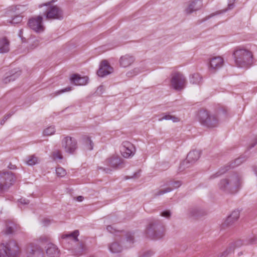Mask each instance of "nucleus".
<instances>
[{"instance_id": "680f3d73", "label": "nucleus", "mask_w": 257, "mask_h": 257, "mask_svg": "<svg viewBox=\"0 0 257 257\" xmlns=\"http://www.w3.org/2000/svg\"><path fill=\"white\" fill-rule=\"evenodd\" d=\"M242 254H243L242 252H241H241H239L238 253V255H239V256H240V255H242Z\"/></svg>"}, {"instance_id": "58836bf2", "label": "nucleus", "mask_w": 257, "mask_h": 257, "mask_svg": "<svg viewBox=\"0 0 257 257\" xmlns=\"http://www.w3.org/2000/svg\"><path fill=\"white\" fill-rule=\"evenodd\" d=\"M85 145L87 150H92L93 149V144L89 137L86 138Z\"/></svg>"}, {"instance_id": "ea45409f", "label": "nucleus", "mask_w": 257, "mask_h": 257, "mask_svg": "<svg viewBox=\"0 0 257 257\" xmlns=\"http://www.w3.org/2000/svg\"><path fill=\"white\" fill-rule=\"evenodd\" d=\"M245 243H243V241L239 239L235 241L234 242L231 243L229 244V245H232V248L234 247V249L235 247H239L242 246L243 244H245Z\"/></svg>"}, {"instance_id": "f3484780", "label": "nucleus", "mask_w": 257, "mask_h": 257, "mask_svg": "<svg viewBox=\"0 0 257 257\" xmlns=\"http://www.w3.org/2000/svg\"><path fill=\"white\" fill-rule=\"evenodd\" d=\"M5 233L6 234H11L19 231L20 229V226L13 221L8 220L6 222Z\"/></svg>"}, {"instance_id": "7ed1b4c3", "label": "nucleus", "mask_w": 257, "mask_h": 257, "mask_svg": "<svg viewBox=\"0 0 257 257\" xmlns=\"http://www.w3.org/2000/svg\"><path fill=\"white\" fill-rule=\"evenodd\" d=\"M165 232L163 223L158 220H153L149 222L145 230L146 236L152 239L162 238Z\"/></svg>"}, {"instance_id": "72a5a7b5", "label": "nucleus", "mask_w": 257, "mask_h": 257, "mask_svg": "<svg viewBox=\"0 0 257 257\" xmlns=\"http://www.w3.org/2000/svg\"><path fill=\"white\" fill-rule=\"evenodd\" d=\"M55 132V127L54 126H49V127H47V128H46L43 131V134L45 136H50V135H53Z\"/></svg>"}, {"instance_id": "f03ea898", "label": "nucleus", "mask_w": 257, "mask_h": 257, "mask_svg": "<svg viewBox=\"0 0 257 257\" xmlns=\"http://www.w3.org/2000/svg\"><path fill=\"white\" fill-rule=\"evenodd\" d=\"M233 56L236 65L238 67L248 68L253 63L252 54L245 49H237Z\"/></svg>"}, {"instance_id": "c85d7f7f", "label": "nucleus", "mask_w": 257, "mask_h": 257, "mask_svg": "<svg viewBox=\"0 0 257 257\" xmlns=\"http://www.w3.org/2000/svg\"><path fill=\"white\" fill-rule=\"evenodd\" d=\"M8 74L12 81H14L21 75V71L14 69L8 72Z\"/></svg>"}, {"instance_id": "473e14b6", "label": "nucleus", "mask_w": 257, "mask_h": 257, "mask_svg": "<svg viewBox=\"0 0 257 257\" xmlns=\"http://www.w3.org/2000/svg\"><path fill=\"white\" fill-rule=\"evenodd\" d=\"M22 21V17L20 15L15 16L11 20L8 22L12 24H17L20 23Z\"/></svg>"}, {"instance_id": "5fc2aeb1", "label": "nucleus", "mask_w": 257, "mask_h": 257, "mask_svg": "<svg viewBox=\"0 0 257 257\" xmlns=\"http://www.w3.org/2000/svg\"><path fill=\"white\" fill-rule=\"evenodd\" d=\"M98 169H101L103 171H105L107 173H109L111 171L110 169H109L108 168H104L101 167H99L98 168Z\"/></svg>"}, {"instance_id": "ddd939ff", "label": "nucleus", "mask_w": 257, "mask_h": 257, "mask_svg": "<svg viewBox=\"0 0 257 257\" xmlns=\"http://www.w3.org/2000/svg\"><path fill=\"white\" fill-rule=\"evenodd\" d=\"M182 184L180 181L171 180L167 182L166 185L168 186L165 189L157 191L154 194L155 196H160L165 193L171 192L173 189L179 188Z\"/></svg>"}, {"instance_id": "20e7f679", "label": "nucleus", "mask_w": 257, "mask_h": 257, "mask_svg": "<svg viewBox=\"0 0 257 257\" xmlns=\"http://www.w3.org/2000/svg\"><path fill=\"white\" fill-rule=\"evenodd\" d=\"M198 120L201 124L209 128L217 126L219 122L216 113H211L206 109H200L198 113Z\"/></svg>"}, {"instance_id": "f704fd0d", "label": "nucleus", "mask_w": 257, "mask_h": 257, "mask_svg": "<svg viewBox=\"0 0 257 257\" xmlns=\"http://www.w3.org/2000/svg\"><path fill=\"white\" fill-rule=\"evenodd\" d=\"M234 251V247L232 248V245H229L228 248L217 257H226L229 253Z\"/></svg>"}, {"instance_id": "423d86ee", "label": "nucleus", "mask_w": 257, "mask_h": 257, "mask_svg": "<svg viewBox=\"0 0 257 257\" xmlns=\"http://www.w3.org/2000/svg\"><path fill=\"white\" fill-rule=\"evenodd\" d=\"M47 7L44 15L47 20H62L63 19V12L62 10L57 6L51 5V2L43 5Z\"/></svg>"}, {"instance_id": "f257e3e1", "label": "nucleus", "mask_w": 257, "mask_h": 257, "mask_svg": "<svg viewBox=\"0 0 257 257\" xmlns=\"http://www.w3.org/2000/svg\"><path fill=\"white\" fill-rule=\"evenodd\" d=\"M242 183L241 177L233 173L221 179L218 183L219 190L226 194H234L237 192Z\"/></svg>"}, {"instance_id": "79ce46f5", "label": "nucleus", "mask_w": 257, "mask_h": 257, "mask_svg": "<svg viewBox=\"0 0 257 257\" xmlns=\"http://www.w3.org/2000/svg\"><path fill=\"white\" fill-rule=\"evenodd\" d=\"M153 254L154 252L152 251L148 250L141 253L139 257H151Z\"/></svg>"}, {"instance_id": "e2e57ef3", "label": "nucleus", "mask_w": 257, "mask_h": 257, "mask_svg": "<svg viewBox=\"0 0 257 257\" xmlns=\"http://www.w3.org/2000/svg\"><path fill=\"white\" fill-rule=\"evenodd\" d=\"M0 257H4V254H2V252H0Z\"/></svg>"}, {"instance_id": "c756f323", "label": "nucleus", "mask_w": 257, "mask_h": 257, "mask_svg": "<svg viewBox=\"0 0 257 257\" xmlns=\"http://www.w3.org/2000/svg\"><path fill=\"white\" fill-rule=\"evenodd\" d=\"M201 79V77L200 75L198 73H196L192 75L190 81L192 84H198L200 82Z\"/></svg>"}, {"instance_id": "6e6552de", "label": "nucleus", "mask_w": 257, "mask_h": 257, "mask_svg": "<svg viewBox=\"0 0 257 257\" xmlns=\"http://www.w3.org/2000/svg\"><path fill=\"white\" fill-rule=\"evenodd\" d=\"M62 147L66 153L73 154L77 149V142L76 140L72 137L67 136L64 137L61 141Z\"/></svg>"}, {"instance_id": "09e8293b", "label": "nucleus", "mask_w": 257, "mask_h": 257, "mask_svg": "<svg viewBox=\"0 0 257 257\" xmlns=\"http://www.w3.org/2000/svg\"><path fill=\"white\" fill-rule=\"evenodd\" d=\"M107 230L108 231L111 233H113L116 231V230L115 228H114L111 225H108L107 226Z\"/></svg>"}, {"instance_id": "e433bc0d", "label": "nucleus", "mask_w": 257, "mask_h": 257, "mask_svg": "<svg viewBox=\"0 0 257 257\" xmlns=\"http://www.w3.org/2000/svg\"><path fill=\"white\" fill-rule=\"evenodd\" d=\"M53 158L54 160H56L57 159L61 160L63 159V156L61 154V152L60 150H55L53 152L52 154Z\"/></svg>"}, {"instance_id": "393cba45", "label": "nucleus", "mask_w": 257, "mask_h": 257, "mask_svg": "<svg viewBox=\"0 0 257 257\" xmlns=\"http://www.w3.org/2000/svg\"><path fill=\"white\" fill-rule=\"evenodd\" d=\"M108 248L112 253H118L122 251V247L117 242H113L108 245Z\"/></svg>"}, {"instance_id": "b1692460", "label": "nucleus", "mask_w": 257, "mask_h": 257, "mask_svg": "<svg viewBox=\"0 0 257 257\" xmlns=\"http://www.w3.org/2000/svg\"><path fill=\"white\" fill-rule=\"evenodd\" d=\"M235 0H228L229 3L228 4V8H227V9H224V10H222L221 11H218V12H215L214 13H212L210 15L206 17L203 20H202L201 21V22H203V21H205L209 19V18L214 16L215 15H217L218 14L226 12L228 10H230L234 8V2H235ZM200 23H201V22Z\"/></svg>"}, {"instance_id": "7c9ffc66", "label": "nucleus", "mask_w": 257, "mask_h": 257, "mask_svg": "<svg viewBox=\"0 0 257 257\" xmlns=\"http://www.w3.org/2000/svg\"><path fill=\"white\" fill-rule=\"evenodd\" d=\"M240 215V211L238 210H235L231 214L227 217V221H229L230 218H233V220H237Z\"/></svg>"}, {"instance_id": "aec40b11", "label": "nucleus", "mask_w": 257, "mask_h": 257, "mask_svg": "<svg viewBox=\"0 0 257 257\" xmlns=\"http://www.w3.org/2000/svg\"><path fill=\"white\" fill-rule=\"evenodd\" d=\"M135 58L133 56L126 54L121 56L119 59V64L122 67H127L134 63Z\"/></svg>"}, {"instance_id": "8fccbe9b", "label": "nucleus", "mask_w": 257, "mask_h": 257, "mask_svg": "<svg viewBox=\"0 0 257 257\" xmlns=\"http://www.w3.org/2000/svg\"><path fill=\"white\" fill-rule=\"evenodd\" d=\"M6 77L4 78L3 81L5 83L7 84L12 81V80L9 77L8 73H6Z\"/></svg>"}, {"instance_id": "4d7b16f0", "label": "nucleus", "mask_w": 257, "mask_h": 257, "mask_svg": "<svg viewBox=\"0 0 257 257\" xmlns=\"http://www.w3.org/2000/svg\"><path fill=\"white\" fill-rule=\"evenodd\" d=\"M8 168L11 170H14L16 169V166L15 165H12L11 163L8 166Z\"/></svg>"}, {"instance_id": "de8ad7c7", "label": "nucleus", "mask_w": 257, "mask_h": 257, "mask_svg": "<svg viewBox=\"0 0 257 257\" xmlns=\"http://www.w3.org/2000/svg\"><path fill=\"white\" fill-rule=\"evenodd\" d=\"M13 113H9V114H7V115H6L5 116V117H4L3 119L1 121V124L2 125L4 124L5 122V121L8 119L12 115H13Z\"/></svg>"}, {"instance_id": "338daca9", "label": "nucleus", "mask_w": 257, "mask_h": 257, "mask_svg": "<svg viewBox=\"0 0 257 257\" xmlns=\"http://www.w3.org/2000/svg\"><path fill=\"white\" fill-rule=\"evenodd\" d=\"M41 239L43 240V237H41Z\"/></svg>"}, {"instance_id": "5701e85b", "label": "nucleus", "mask_w": 257, "mask_h": 257, "mask_svg": "<svg viewBox=\"0 0 257 257\" xmlns=\"http://www.w3.org/2000/svg\"><path fill=\"white\" fill-rule=\"evenodd\" d=\"M10 42L6 38L0 39V54L7 53L10 50Z\"/></svg>"}, {"instance_id": "a211bd4d", "label": "nucleus", "mask_w": 257, "mask_h": 257, "mask_svg": "<svg viewBox=\"0 0 257 257\" xmlns=\"http://www.w3.org/2000/svg\"><path fill=\"white\" fill-rule=\"evenodd\" d=\"M70 81L76 85H86L88 81L87 76H81L78 74H74L70 77Z\"/></svg>"}, {"instance_id": "cd10ccee", "label": "nucleus", "mask_w": 257, "mask_h": 257, "mask_svg": "<svg viewBox=\"0 0 257 257\" xmlns=\"http://www.w3.org/2000/svg\"><path fill=\"white\" fill-rule=\"evenodd\" d=\"M39 159L35 155H31L28 157L27 164L30 166L35 165L39 163Z\"/></svg>"}, {"instance_id": "dca6fc26", "label": "nucleus", "mask_w": 257, "mask_h": 257, "mask_svg": "<svg viewBox=\"0 0 257 257\" xmlns=\"http://www.w3.org/2000/svg\"><path fill=\"white\" fill-rule=\"evenodd\" d=\"M105 163L109 166L115 169L122 168L124 167L122 160L118 156H113L107 159Z\"/></svg>"}, {"instance_id": "412c9836", "label": "nucleus", "mask_w": 257, "mask_h": 257, "mask_svg": "<svg viewBox=\"0 0 257 257\" xmlns=\"http://www.w3.org/2000/svg\"><path fill=\"white\" fill-rule=\"evenodd\" d=\"M121 241L124 247H131L134 242V236L131 233L127 232L125 237L121 239Z\"/></svg>"}, {"instance_id": "0e129e2a", "label": "nucleus", "mask_w": 257, "mask_h": 257, "mask_svg": "<svg viewBox=\"0 0 257 257\" xmlns=\"http://www.w3.org/2000/svg\"><path fill=\"white\" fill-rule=\"evenodd\" d=\"M31 251H32V252H31V253H32V254H34V252H35V250H34L32 249V250H31Z\"/></svg>"}, {"instance_id": "4c0bfd02", "label": "nucleus", "mask_w": 257, "mask_h": 257, "mask_svg": "<svg viewBox=\"0 0 257 257\" xmlns=\"http://www.w3.org/2000/svg\"><path fill=\"white\" fill-rule=\"evenodd\" d=\"M56 173L58 176L61 177H64L66 174L65 170L62 167L56 168Z\"/></svg>"}, {"instance_id": "603ef678", "label": "nucleus", "mask_w": 257, "mask_h": 257, "mask_svg": "<svg viewBox=\"0 0 257 257\" xmlns=\"http://www.w3.org/2000/svg\"><path fill=\"white\" fill-rule=\"evenodd\" d=\"M257 144V136L254 138L253 142L249 146V148H253Z\"/></svg>"}, {"instance_id": "bb28decb", "label": "nucleus", "mask_w": 257, "mask_h": 257, "mask_svg": "<svg viewBox=\"0 0 257 257\" xmlns=\"http://www.w3.org/2000/svg\"><path fill=\"white\" fill-rule=\"evenodd\" d=\"M189 215L194 217H198L204 215V212L197 208H191L189 209Z\"/></svg>"}, {"instance_id": "864d4df0", "label": "nucleus", "mask_w": 257, "mask_h": 257, "mask_svg": "<svg viewBox=\"0 0 257 257\" xmlns=\"http://www.w3.org/2000/svg\"><path fill=\"white\" fill-rule=\"evenodd\" d=\"M43 223L44 226H47L50 223V220L48 219L45 218L43 220Z\"/></svg>"}, {"instance_id": "c03bdc74", "label": "nucleus", "mask_w": 257, "mask_h": 257, "mask_svg": "<svg viewBox=\"0 0 257 257\" xmlns=\"http://www.w3.org/2000/svg\"><path fill=\"white\" fill-rule=\"evenodd\" d=\"M70 90H71V87H67L66 88L62 89H61L60 90L56 91L55 92V95H59V94H60L61 93L65 92H67V91H69Z\"/></svg>"}, {"instance_id": "052dcab7", "label": "nucleus", "mask_w": 257, "mask_h": 257, "mask_svg": "<svg viewBox=\"0 0 257 257\" xmlns=\"http://www.w3.org/2000/svg\"><path fill=\"white\" fill-rule=\"evenodd\" d=\"M254 172L255 173L256 175L257 176V168L254 169Z\"/></svg>"}, {"instance_id": "4468645a", "label": "nucleus", "mask_w": 257, "mask_h": 257, "mask_svg": "<svg viewBox=\"0 0 257 257\" xmlns=\"http://www.w3.org/2000/svg\"><path fill=\"white\" fill-rule=\"evenodd\" d=\"M113 71V68L109 65L108 61L104 60L101 61L97 73L100 77H104L112 73Z\"/></svg>"}, {"instance_id": "2eb2a0df", "label": "nucleus", "mask_w": 257, "mask_h": 257, "mask_svg": "<svg viewBox=\"0 0 257 257\" xmlns=\"http://www.w3.org/2000/svg\"><path fill=\"white\" fill-rule=\"evenodd\" d=\"M245 160L243 159V158H238L236 159H235L234 161L231 162L230 164L227 166L225 167V168H227V169H226L225 170L222 171L223 169L219 170L218 172L216 173L215 174L212 175L210 176V179H214L216 177H219L221 174H223L225 173V172L230 168H233L234 167H236L239 165H240Z\"/></svg>"}, {"instance_id": "a19ab883", "label": "nucleus", "mask_w": 257, "mask_h": 257, "mask_svg": "<svg viewBox=\"0 0 257 257\" xmlns=\"http://www.w3.org/2000/svg\"><path fill=\"white\" fill-rule=\"evenodd\" d=\"M142 71L138 68H135L132 71H129L126 73V75L128 77H132L135 75L141 73Z\"/></svg>"}, {"instance_id": "37998d69", "label": "nucleus", "mask_w": 257, "mask_h": 257, "mask_svg": "<svg viewBox=\"0 0 257 257\" xmlns=\"http://www.w3.org/2000/svg\"><path fill=\"white\" fill-rule=\"evenodd\" d=\"M257 241V237L253 236L252 237L249 238L248 240H246L245 245L249 244H252L255 243Z\"/></svg>"}, {"instance_id": "f8f14e48", "label": "nucleus", "mask_w": 257, "mask_h": 257, "mask_svg": "<svg viewBox=\"0 0 257 257\" xmlns=\"http://www.w3.org/2000/svg\"><path fill=\"white\" fill-rule=\"evenodd\" d=\"M202 6V2L200 0L190 1L186 5L184 12L187 15H190L194 12L200 10Z\"/></svg>"}, {"instance_id": "4be33fe9", "label": "nucleus", "mask_w": 257, "mask_h": 257, "mask_svg": "<svg viewBox=\"0 0 257 257\" xmlns=\"http://www.w3.org/2000/svg\"><path fill=\"white\" fill-rule=\"evenodd\" d=\"M46 253L49 257H59V250L53 244H49L46 249Z\"/></svg>"}, {"instance_id": "6e6d98bb", "label": "nucleus", "mask_w": 257, "mask_h": 257, "mask_svg": "<svg viewBox=\"0 0 257 257\" xmlns=\"http://www.w3.org/2000/svg\"><path fill=\"white\" fill-rule=\"evenodd\" d=\"M140 176V171H138V172H136L134 174V175L131 178H137Z\"/></svg>"}, {"instance_id": "49530a36", "label": "nucleus", "mask_w": 257, "mask_h": 257, "mask_svg": "<svg viewBox=\"0 0 257 257\" xmlns=\"http://www.w3.org/2000/svg\"><path fill=\"white\" fill-rule=\"evenodd\" d=\"M171 214V212L169 210H165L161 213V216L166 218H169Z\"/></svg>"}, {"instance_id": "a18cd8bd", "label": "nucleus", "mask_w": 257, "mask_h": 257, "mask_svg": "<svg viewBox=\"0 0 257 257\" xmlns=\"http://www.w3.org/2000/svg\"><path fill=\"white\" fill-rule=\"evenodd\" d=\"M236 220H233V218H230V220L227 221V218L223 223V225L225 226H229L231 225Z\"/></svg>"}, {"instance_id": "0eeeda50", "label": "nucleus", "mask_w": 257, "mask_h": 257, "mask_svg": "<svg viewBox=\"0 0 257 257\" xmlns=\"http://www.w3.org/2000/svg\"><path fill=\"white\" fill-rule=\"evenodd\" d=\"M15 177L10 171L0 172V195L7 191L14 183Z\"/></svg>"}, {"instance_id": "69168bd1", "label": "nucleus", "mask_w": 257, "mask_h": 257, "mask_svg": "<svg viewBox=\"0 0 257 257\" xmlns=\"http://www.w3.org/2000/svg\"><path fill=\"white\" fill-rule=\"evenodd\" d=\"M221 110L222 112H224V113L226 112V111H225V109H221Z\"/></svg>"}, {"instance_id": "2f4dec72", "label": "nucleus", "mask_w": 257, "mask_h": 257, "mask_svg": "<svg viewBox=\"0 0 257 257\" xmlns=\"http://www.w3.org/2000/svg\"><path fill=\"white\" fill-rule=\"evenodd\" d=\"M163 119H166V120H170L171 119L173 120V122H177L179 121V119L173 115H171L170 114H166L163 117L159 118V120L160 121L162 120Z\"/></svg>"}, {"instance_id": "39448f33", "label": "nucleus", "mask_w": 257, "mask_h": 257, "mask_svg": "<svg viewBox=\"0 0 257 257\" xmlns=\"http://www.w3.org/2000/svg\"><path fill=\"white\" fill-rule=\"evenodd\" d=\"M2 252L5 257H18L20 249L17 243L14 240H10L0 244V252Z\"/></svg>"}, {"instance_id": "3c124183", "label": "nucleus", "mask_w": 257, "mask_h": 257, "mask_svg": "<svg viewBox=\"0 0 257 257\" xmlns=\"http://www.w3.org/2000/svg\"><path fill=\"white\" fill-rule=\"evenodd\" d=\"M19 201L23 204H28L29 203V201L25 198H21Z\"/></svg>"}, {"instance_id": "a878e982", "label": "nucleus", "mask_w": 257, "mask_h": 257, "mask_svg": "<svg viewBox=\"0 0 257 257\" xmlns=\"http://www.w3.org/2000/svg\"><path fill=\"white\" fill-rule=\"evenodd\" d=\"M79 235V231L78 230H75L74 231L70 232L69 233L63 234L61 236V238L62 239H67V238H71L73 240L78 241V239L77 238Z\"/></svg>"}, {"instance_id": "bf43d9fd", "label": "nucleus", "mask_w": 257, "mask_h": 257, "mask_svg": "<svg viewBox=\"0 0 257 257\" xmlns=\"http://www.w3.org/2000/svg\"><path fill=\"white\" fill-rule=\"evenodd\" d=\"M83 199V197L82 196H79L77 197V200L78 201H82Z\"/></svg>"}, {"instance_id": "6ab92c4d", "label": "nucleus", "mask_w": 257, "mask_h": 257, "mask_svg": "<svg viewBox=\"0 0 257 257\" xmlns=\"http://www.w3.org/2000/svg\"><path fill=\"white\" fill-rule=\"evenodd\" d=\"M223 59L221 57L216 56L210 59L209 61L210 69L215 71L221 68L223 64Z\"/></svg>"}, {"instance_id": "c9c22d12", "label": "nucleus", "mask_w": 257, "mask_h": 257, "mask_svg": "<svg viewBox=\"0 0 257 257\" xmlns=\"http://www.w3.org/2000/svg\"><path fill=\"white\" fill-rule=\"evenodd\" d=\"M122 155L124 158H128L134 155L133 151L128 148H125L122 152Z\"/></svg>"}, {"instance_id": "9d476101", "label": "nucleus", "mask_w": 257, "mask_h": 257, "mask_svg": "<svg viewBox=\"0 0 257 257\" xmlns=\"http://www.w3.org/2000/svg\"><path fill=\"white\" fill-rule=\"evenodd\" d=\"M200 156V152L199 151L193 150L187 155L186 160H184L180 164V169H185L190 166L189 164L194 163Z\"/></svg>"}, {"instance_id": "1a4fd4ad", "label": "nucleus", "mask_w": 257, "mask_h": 257, "mask_svg": "<svg viewBox=\"0 0 257 257\" xmlns=\"http://www.w3.org/2000/svg\"><path fill=\"white\" fill-rule=\"evenodd\" d=\"M171 86L177 90H181L185 86L186 79L184 76L180 73H175L171 78Z\"/></svg>"}, {"instance_id": "13d9d810", "label": "nucleus", "mask_w": 257, "mask_h": 257, "mask_svg": "<svg viewBox=\"0 0 257 257\" xmlns=\"http://www.w3.org/2000/svg\"><path fill=\"white\" fill-rule=\"evenodd\" d=\"M19 37L23 40V30L21 29L20 30L19 33Z\"/></svg>"}, {"instance_id": "9b49d317", "label": "nucleus", "mask_w": 257, "mask_h": 257, "mask_svg": "<svg viewBox=\"0 0 257 257\" xmlns=\"http://www.w3.org/2000/svg\"><path fill=\"white\" fill-rule=\"evenodd\" d=\"M42 16H39L37 17L30 19L28 24L30 28L35 32L41 33L44 30V27L42 24Z\"/></svg>"}]
</instances>
